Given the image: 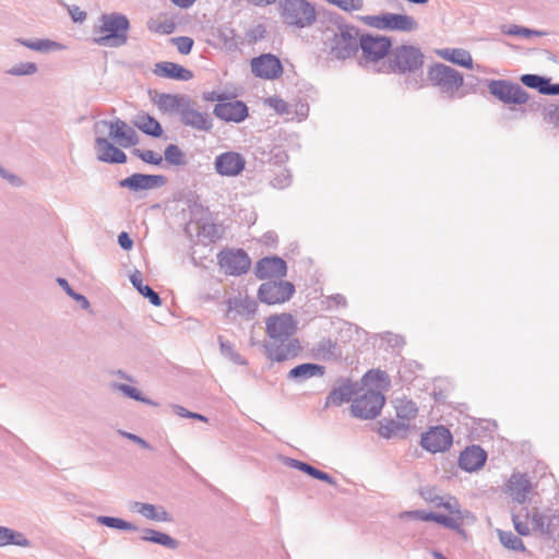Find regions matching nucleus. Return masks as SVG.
<instances>
[{"label": "nucleus", "instance_id": "f257e3e1", "mask_svg": "<svg viewBox=\"0 0 559 559\" xmlns=\"http://www.w3.org/2000/svg\"><path fill=\"white\" fill-rule=\"evenodd\" d=\"M298 321L290 313L273 314L265 320L267 340L263 348L272 361H286L298 356L301 350L300 342L295 337Z\"/></svg>", "mask_w": 559, "mask_h": 559}, {"label": "nucleus", "instance_id": "f03ea898", "mask_svg": "<svg viewBox=\"0 0 559 559\" xmlns=\"http://www.w3.org/2000/svg\"><path fill=\"white\" fill-rule=\"evenodd\" d=\"M97 32L104 34L95 43L106 47H121L128 41L130 22L124 14L112 12L99 16Z\"/></svg>", "mask_w": 559, "mask_h": 559}, {"label": "nucleus", "instance_id": "7ed1b4c3", "mask_svg": "<svg viewBox=\"0 0 559 559\" xmlns=\"http://www.w3.org/2000/svg\"><path fill=\"white\" fill-rule=\"evenodd\" d=\"M276 3L278 15L288 27L308 28L317 21L316 8L308 0H277Z\"/></svg>", "mask_w": 559, "mask_h": 559}, {"label": "nucleus", "instance_id": "20e7f679", "mask_svg": "<svg viewBox=\"0 0 559 559\" xmlns=\"http://www.w3.org/2000/svg\"><path fill=\"white\" fill-rule=\"evenodd\" d=\"M359 29L355 26L338 25L329 40V52L338 60L355 56L359 49Z\"/></svg>", "mask_w": 559, "mask_h": 559}, {"label": "nucleus", "instance_id": "39448f33", "mask_svg": "<svg viewBox=\"0 0 559 559\" xmlns=\"http://www.w3.org/2000/svg\"><path fill=\"white\" fill-rule=\"evenodd\" d=\"M423 64L424 53L413 45L396 46L389 55L390 69L399 74L415 73Z\"/></svg>", "mask_w": 559, "mask_h": 559}, {"label": "nucleus", "instance_id": "423d86ee", "mask_svg": "<svg viewBox=\"0 0 559 559\" xmlns=\"http://www.w3.org/2000/svg\"><path fill=\"white\" fill-rule=\"evenodd\" d=\"M427 78L442 94L453 98L463 86V75L455 69L443 63H435L428 69Z\"/></svg>", "mask_w": 559, "mask_h": 559}, {"label": "nucleus", "instance_id": "0eeeda50", "mask_svg": "<svg viewBox=\"0 0 559 559\" xmlns=\"http://www.w3.org/2000/svg\"><path fill=\"white\" fill-rule=\"evenodd\" d=\"M360 390L362 393L353 400L352 414L360 419H373L380 414L385 397L379 389L361 388Z\"/></svg>", "mask_w": 559, "mask_h": 559}, {"label": "nucleus", "instance_id": "6e6552de", "mask_svg": "<svg viewBox=\"0 0 559 559\" xmlns=\"http://www.w3.org/2000/svg\"><path fill=\"white\" fill-rule=\"evenodd\" d=\"M362 21L370 27L377 29L414 32L418 29L416 20L407 14L382 13L378 15H367Z\"/></svg>", "mask_w": 559, "mask_h": 559}, {"label": "nucleus", "instance_id": "1a4fd4ad", "mask_svg": "<svg viewBox=\"0 0 559 559\" xmlns=\"http://www.w3.org/2000/svg\"><path fill=\"white\" fill-rule=\"evenodd\" d=\"M106 129L109 130V138L115 140L122 147L133 146L139 141L134 129L120 118H116L111 121L99 120L94 124V132L96 134H104Z\"/></svg>", "mask_w": 559, "mask_h": 559}, {"label": "nucleus", "instance_id": "9d476101", "mask_svg": "<svg viewBox=\"0 0 559 559\" xmlns=\"http://www.w3.org/2000/svg\"><path fill=\"white\" fill-rule=\"evenodd\" d=\"M488 90L491 95L504 104L522 105L528 100V94L521 85L507 80L489 81Z\"/></svg>", "mask_w": 559, "mask_h": 559}, {"label": "nucleus", "instance_id": "9b49d317", "mask_svg": "<svg viewBox=\"0 0 559 559\" xmlns=\"http://www.w3.org/2000/svg\"><path fill=\"white\" fill-rule=\"evenodd\" d=\"M295 286L286 281H269L260 285L259 299L267 305L283 304L292 298Z\"/></svg>", "mask_w": 559, "mask_h": 559}, {"label": "nucleus", "instance_id": "f8f14e48", "mask_svg": "<svg viewBox=\"0 0 559 559\" xmlns=\"http://www.w3.org/2000/svg\"><path fill=\"white\" fill-rule=\"evenodd\" d=\"M218 265L228 275H241L251 264L248 254L242 249L225 250L217 255Z\"/></svg>", "mask_w": 559, "mask_h": 559}, {"label": "nucleus", "instance_id": "ddd939ff", "mask_svg": "<svg viewBox=\"0 0 559 559\" xmlns=\"http://www.w3.org/2000/svg\"><path fill=\"white\" fill-rule=\"evenodd\" d=\"M392 43L389 37L381 35H361L359 48L366 60L377 61L385 57L390 51Z\"/></svg>", "mask_w": 559, "mask_h": 559}, {"label": "nucleus", "instance_id": "4468645a", "mask_svg": "<svg viewBox=\"0 0 559 559\" xmlns=\"http://www.w3.org/2000/svg\"><path fill=\"white\" fill-rule=\"evenodd\" d=\"M453 437L444 426H436L423 433L420 445L430 453L444 452L450 449Z\"/></svg>", "mask_w": 559, "mask_h": 559}, {"label": "nucleus", "instance_id": "2eb2a0df", "mask_svg": "<svg viewBox=\"0 0 559 559\" xmlns=\"http://www.w3.org/2000/svg\"><path fill=\"white\" fill-rule=\"evenodd\" d=\"M251 71L257 78L275 80L283 74V66L276 56L264 53L251 60Z\"/></svg>", "mask_w": 559, "mask_h": 559}, {"label": "nucleus", "instance_id": "dca6fc26", "mask_svg": "<svg viewBox=\"0 0 559 559\" xmlns=\"http://www.w3.org/2000/svg\"><path fill=\"white\" fill-rule=\"evenodd\" d=\"M246 167V158L237 152L228 151L218 154L214 160L215 171L223 177H236Z\"/></svg>", "mask_w": 559, "mask_h": 559}, {"label": "nucleus", "instance_id": "f3484780", "mask_svg": "<svg viewBox=\"0 0 559 559\" xmlns=\"http://www.w3.org/2000/svg\"><path fill=\"white\" fill-rule=\"evenodd\" d=\"M167 179L163 175H145V174H132L131 176L121 179L118 185L120 188H127L132 192H140L160 188L165 186Z\"/></svg>", "mask_w": 559, "mask_h": 559}, {"label": "nucleus", "instance_id": "a211bd4d", "mask_svg": "<svg viewBox=\"0 0 559 559\" xmlns=\"http://www.w3.org/2000/svg\"><path fill=\"white\" fill-rule=\"evenodd\" d=\"M180 121L183 126L197 131L210 132L213 128V119L210 114L194 109L190 100L186 103L180 112Z\"/></svg>", "mask_w": 559, "mask_h": 559}, {"label": "nucleus", "instance_id": "6ab92c4d", "mask_svg": "<svg viewBox=\"0 0 559 559\" xmlns=\"http://www.w3.org/2000/svg\"><path fill=\"white\" fill-rule=\"evenodd\" d=\"M254 273L260 280L272 277L282 278L286 276L287 265L280 257H265L258 261Z\"/></svg>", "mask_w": 559, "mask_h": 559}, {"label": "nucleus", "instance_id": "aec40b11", "mask_svg": "<svg viewBox=\"0 0 559 559\" xmlns=\"http://www.w3.org/2000/svg\"><path fill=\"white\" fill-rule=\"evenodd\" d=\"M214 115L227 122H241L248 117V107L240 100L218 103L215 105Z\"/></svg>", "mask_w": 559, "mask_h": 559}, {"label": "nucleus", "instance_id": "412c9836", "mask_svg": "<svg viewBox=\"0 0 559 559\" xmlns=\"http://www.w3.org/2000/svg\"><path fill=\"white\" fill-rule=\"evenodd\" d=\"M95 150L97 158L100 162L108 164H123L127 160V155L123 151L115 146L103 134H97L95 139Z\"/></svg>", "mask_w": 559, "mask_h": 559}, {"label": "nucleus", "instance_id": "4be33fe9", "mask_svg": "<svg viewBox=\"0 0 559 559\" xmlns=\"http://www.w3.org/2000/svg\"><path fill=\"white\" fill-rule=\"evenodd\" d=\"M487 453L479 445L467 447L459 457V466L466 472H475L484 466Z\"/></svg>", "mask_w": 559, "mask_h": 559}, {"label": "nucleus", "instance_id": "5701e85b", "mask_svg": "<svg viewBox=\"0 0 559 559\" xmlns=\"http://www.w3.org/2000/svg\"><path fill=\"white\" fill-rule=\"evenodd\" d=\"M153 73L159 78L178 81H189L193 78L192 71L171 61H160L155 63Z\"/></svg>", "mask_w": 559, "mask_h": 559}, {"label": "nucleus", "instance_id": "b1692460", "mask_svg": "<svg viewBox=\"0 0 559 559\" xmlns=\"http://www.w3.org/2000/svg\"><path fill=\"white\" fill-rule=\"evenodd\" d=\"M508 492L518 503H524L532 490V484L527 475L513 474L507 484Z\"/></svg>", "mask_w": 559, "mask_h": 559}, {"label": "nucleus", "instance_id": "393cba45", "mask_svg": "<svg viewBox=\"0 0 559 559\" xmlns=\"http://www.w3.org/2000/svg\"><path fill=\"white\" fill-rule=\"evenodd\" d=\"M419 495L426 502L431 503L437 508L442 507L451 513H459L457 500L451 496H440L435 487H423L419 490Z\"/></svg>", "mask_w": 559, "mask_h": 559}, {"label": "nucleus", "instance_id": "a878e982", "mask_svg": "<svg viewBox=\"0 0 559 559\" xmlns=\"http://www.w3.org/2000/svg\"><path fill=\"white\" fill-rule=\"evenodd\" d=\"M132 511L141 514L147 520L156 522H173L174 519L169 512L162 506H155L147 502H133Z\"/></svg>", "mask_w": 559, "mask_h": 559}, {"label": "nucleus", "instance_id": "bb28decb", "mask_svg": "<svg viewBox=\"0 0 559 559\" xmlns=\"http://www.w3.org/2000/svg\"><path fill=\"white\" fill-rule=\"evenodd\" d=\"M325 368L318 364L305 362L289 370L287 378L296 382H304L314 377H322Z\"/></svg>", "mask_w": 559, "mask_h": 559}, {"label": "nucleus", "instance_id": "cd10ccee", "mask_svg": "<svg viewBox=\"0 0 559 559\" xmlns=\"http://www.w3.org/2000/svg\"><path fill=\"white\" fill-rule=\"evenodd\" d=\"M437 55L454 64H459L461 67L472 69L473 68V59L469 51L462 48H443L437 50Z\"/></svg>", "mask_w": 559, "mask_h": 559}, {"label": "nucleus", "instance_id": "c85d7f7f", "mask_svg": "<svg viewBox=\"0 0 559 559\" xmlns=\"http://www.w3.org/2000/svg\"><path fill=\"white\" fill-rule=\"evenodd\" d=\"M358 391L357 383H353L350 381L344 382L330 392L328 396V404L341 405L344 402H349Z\"/></svg>", "mask_w": 559, "mask_h": 559}, {"label": "nucleus", "instance_id": "c756f323", "mask_svg": "<svg viewBox=\"0 0 559 559\" xmlns=\"http://www.w3.org/2000/svg\"><path fill=\"white\" fill-rule=\"evenodd\" d=\"M188 97L177 94H159L155 100L158 108L166 112H178L180 115L181 109L188 102Z\"/></svg>", "mask_w": 559, "mask_h": 559}, {"label": "nucleus", "instance_id": "7c9ffc66", "mask_svg": "<svg viewBox=\"0 0 559 559\" xmlns=\"http://www.w3.org/2000/svg\"><path fill=\"white\" fill-rule=\"evenodd\" d=\"M141 539L144 542L162 545L168 549H177L179 546V542L177 539L173 538L166 533L153 528L143 530Z\"/></svg>", "mask_w": 559, "mask_h": 559}, {"label": "nucleus", "instance_id": "2f4dec72", "mask_svg": "<svg viewBox=\"0 0 559 559\" xmlns=\"http://www.w3.org/2000/svg\"><path fill=\"white\" fill-rule=\"evenodd\" d=\"M130 282L134 286V288L145 298L148 299V301L153 306H160L162 299L159 295L148 285L143 283L142 274L139 271H135L133 274L130 275Z\"/></svg>", "mask_w": 559, "mask_h": 559}, {"label": "nucleus", "instance_id": "473e14b6", "mask_svg": "<svg viewBox=\"0 0 559 559\" xmlns=\"http://www.w3.org/2000/svg\"><path fill=\"white\" fill-rule=\"evenodd\" d=\"M134 124L143 133L154 138H158L163 133L160 123L150 115H138L135 117Z\"/></svg>", "mask_w": 559, "mask_h": 559}, {"label": "nucleus", "instance_id": "72a5a7b5", "mask_svg": "<svg viewBox=\"0 0 559 559\" xmlns=\"http://www.w3.org/2000/svg\"><path fill=\"white\" fill-rule=\"evenodd\" d=\"M408 424H405L400 420H388L382 424L379 428V435L383 438L390 439L393 437L405 438L408 431Z\"/></svg>", "mask_w": 559, "mask_h": 559}, {"label": "nucleus", "instance_id": "f704fd0d", "mask_svg": "<svg viewBox=\"0 0 559 559\" xmlns=\"http://www.w3.org/2000/svg\"><path fill=\"white\" fill-rule=\"evenodd\" d=\"M314 357L331 360L337 356V344L331 338L320 340L312 349Z\"/></svg>", "mask_w": 559, "mask_h": 559}, {"label": "nucleus", "instance_id": "c9c22d12", "mask_svg": "<svg viewBox=\"0 0 559 559\" xmlns=\"http://www.w3.org/2000/svg\"><path fill=\"white\" fill-rule=\"evenodd\" d=\"M215 37L227 50H236L238 48L239 38L234 28L228 25H222L217 28Z\"/></svg>", "mask_w": 559, "mask_h": 559}, {"label": "nucleus", "instance_id": "e433bc0d", "mask_svg": "<svg viewBox=\"0 0 559 559\" xmlns=\"http://www.w3.org/2000/svg\"><path fill=\"white\" fill-rule=\"evenodd\" d=\"M16 41L32 50L39 51V52H48L53 50H60L62 49V45L50 40V39H22L19 38Z\"/></svg>", "mask_w": 559, "mask_h": 559}, {"label": "nucleus", "instance_id": "4c0bfd02", "mask_svg": "<svg viewBox=\"0 0 559 559\" xmlns=\"http://www.w3.org/2000/svg\"><path fill=\"white\" fill-rule=\"evenodd\" d=\"M497 535L502 546L506 547L507 549L522 552L526 551V547L523 540L519 536L514 535L512 532L497 530Z\"/></svg>", "mask_w": 559, "mask_h": 559}, {"label": "nucleus", "instance_id": "58836bf2", "mask_svg": "<svg viewBox=\"0 0 559 559\" xmlns=\"http://www.w3.org/2000/svg\"><path fill=\"white\" fill-rule=\"evenodd\" d=\"M395 411L397 418L402 420H412L418 413L416 403L407 399H397L395 402Z\"/></svg>", "mask_w": 559, "mask_h": 559}, {"label": "nucleus", "instance_id": "ea45409f", "mask_svg": "<svg viewBox=\"0 0 559 559\" xmlns=\"http://www.w3.org/2000/svg\"><path fill=\"white\" fill-rule=\"evenodd\" d=\"M112 389L122 392L126 396L140 401L142 403L157 406L158 404L151 399L145 397L140 390L124 383H114Z\"/></svg>", "mask_w": 559, "mask_h": 559}, {"label": "nucleus", "instance_id": "a19ab883", "mask_svg": "<svg viewBox=\"0 0 559 559\" xmlns=\"http://www.w3.org/2000/svg\"><path fill=\"white\" fill-rule=\"evenodd\" d=\"M97 522L110 528L123 530V531H138V526L131 522L122 520L120 518L102 515L97 518Z\"/></svg>", "mask_w": 559, "mask_h": 559}, {"label": "nucleus", "instance_id": "79ce46f5", "mask_svg": "<svg viewBox=\"0 0 559 559\" xmlns=\"http://www.w3.org/2000/svg\"><path fill=\"white\" fill-rule=\"evenodd\" d=\"M165 160L173 166H183L186 164V156L181 148L176 144H169L164 152Z\"/></svg>", "mask_w": 559, "mask_h": 559}, {"label": "nucleus", "instance_id": "37998d69", "mask_svg": "<svg viewBox=\"0 0 559 559\" xmlns=\"http://www.w3.org/2000/svg\"><path fill=\"white\" fill-rule=\"evenodd\" d=\"M520 80L525 86L530 88H535L540 94L545 95V90H547L549 79L537 74H523Z\"/></svg>", "mask_w": 559, "mask_h": 559}, {"label": "nucleus", "instance_id": "c03bdc74", "mask_svg": "<svg viewBox=\"0 0 559 559\" xmlns=\"http://www.w3.org/2000/svg\"><path fill=\"white\" fill-rule=\"evenodd\" d=\"M389 380V377L385 371L382 370H369L365 373L361 379V383L367 389L371 384H376L374 389H379L381 391V383H385Z\"/></svg>", "mask_w": 559, "mask_h": 559}, {"label": "nucleus", "instance_id": "a18cd8bd", "mask_svg": "<svg viewBox=\"0 0 559 559\" xmlns=\"http://www.w3.org/2000/svg\"><path fill=\"white\" fill-rule=\"evenodd\" d=\"M501 32L507 35L522 36V37H526V38L532 37V36L542 37V36L546 35L545 32L531 29V28H527L524 26H519V25H508V26L504 25V26H502Z\"/></svg>", "mask_w": 559, "mask_h": 559}, {"label": "nucleus", "instance_id": "49530a36", "mask_svg": "<svg viewBox=\"0 0 559 559\" xmlns=\"http://www.w3.org/2000/svg\"><path fill=\"white\" fill-rule=\"evenodd\" d=\"M218 342H219L221 352L226 358H228L236 365H240V366L247 365V360L240 354H238L236 352L233 344H230L227 341H224L222 336L218 337Z\"/></svg>", "mask_w": 559, "mask_h": 559}, {"label": "nucleus", "instance_id": "de8ad7c7", "mask_svg": "<svg viewBox=\"0 0 559 559\" xmlns=\"http://www.w3.org/2000/svg\"><path fill=\"white\" fill-rule=\"evenodd\" d=\"M5 546L14 545L23 548H28L32 546L31 540L19 531H15L13 528L7 527V534H5Z\"/></svg>", "mask_w": 559, "mask_h": 559}, {"label": "nucleus", "instance_id": "09e8293b", "mask_svg": "<svg viewBox=\"0 0 559 559\" xmlns=\"http://www.w3.org/2000/svg\"><path fill=\"white\" fill-rule=\"evenodd\" d=\"M38 71L35 62H20L7 70V73L12 76H28Z\"/></svg>", "mask_w": 559, "mask_h": 559}, {"label": "nucleus", "instance_id": "8fccbe9b", "mask_svg": "<svg viewBox=\"0 0 559 559\" xmlns=\"http://www.w3.org/2000/svg\"><path fill=\"white\" fill-rule=\"evenodd\" d=\"M345 12L359 11L364 7L362 0H325Z\"/></svg>", "mask_w": 559, "mask_h": 559}, {"label": "nucleus", "instance_id": "3c124183", "mask_svg": "<svg viewBox=\"0 0 559 559\" xmlns=\"http://www.w3.org/2000/svg\"><path fill=\"white\" fill-rule=\"evenodd\" d=\"M133 154L142 159L144 163L152 165H160L163 162L162 155L151 151V150H134Z\"/></svg>", "mask_w": 559, "mask_h": 559}, {"label": "nucleus", "instance_id": "603ef678", "mask_svg": "<svg viewBox=\"0 0 559 559\" xmlns=\"http://www.w3.org/2000/svg\"><path fill=\"white\" fill-rule=\"evenodd\" d=\"M170 43L176 46L177 50L182 55H188L193 47V39L188 36H179L170 38Z\"/></svg>", "mask_w": 559, "mask_h": 559}, {"label": "nucleus", "instance_id": "864d4df0", "mask_svg": "<svg viewBox=\"0 0 559 559\" xmlns=\"http://www.w3.org/2000/svg\"><path fill=\"white\" fill-rule=\"evenodd\" d=\"M544 119L554 124L555 127H559V105H548L544 108Z\"/></svg>", "mask_w": 559, "mask_h": 559}, {"label": "nucleus", "instance_id": "5fc2aeb1", "mask_svg": "<svg viewBox=\"0 0 559 559\" xmlns=\"http://www.w3.org/2000/svg\"><path fill=\"white\" fill-rule=\"evenodd\" d=\"M548 518L544 514H540L538 512H534L532 515V521L536 528H538L542 533L550 534V522L548 521Z\"/></svg>", "mask_w": 559, "mask_h": 559}, {"label": "nucleus", "instance_id": "6e6d98bb", "mask_svg": "<svg viewBox=\"0 0 559 559\" xmlns=\"http://www.w3.org/2000/svg\"><path fill=\"white\" fill-rule=\"evenodd\" d=\"M67 7V10H68V13L69 15L71 16L72 21L74 23H83L86 17H87V14L85 11L81 10L80 7L78 5H66Z\"/></svg>", "mask_w": 559, "mask_h": 559}, {"label": "nucleus", "instance_id": "4d7b16f0", "mask_svg": "<svg viewBox=\"0 0 559 559\" xmlns=\"http://www.w3.org/2000/svg\"><path fill=\"white\" fill-rule=\"evenodd\" d=\"M270 104L271 106L275 109L276 112L281 114V115H289L292 111H290V105L281 99V98H270Z\"/></svg>", "mask_w": 559, "mask_h": 559}, {"label": "nucleus", "instance_id": "13d9d810", "mask_svg": "<svg viewBox=\"0 0 559 559\" xmlns=\"http://www.w3.org/2000/svg\"><path fill=\"white\" fill-rule=\"evenodd\" d=\"M431 521H433L438 524H441L445 527H449V528L457 527L456 521L453 518L444 515V514L436 513L435 515H431Z\"/></svg>", "mask_w": 559, "mask_h": 559}, {"label": "nucleus", "instance_id": "bf43d9fd", "mask_svg": "<svg viewBox=\"0 0 559 559\" xmlns=\"http://www.w3.org/2000/svg\"><path fill=\"white\" fill-rule=\"evenodd\" d=\"M512 522H513L514 528L519 533V535L527 536L530 534L531 530H530V525H528L527 521H522L519 515L513 514Z\"/></svg>", "mask_w": 559, "mask_h": 559}, {"label": "nucleus", "instance_id": "052dcab7", "mask_svg": "<svg viewBox=\"0 0 559 559\" xmlns=\"http://www.w3.org/2000/svg\"><path fill=\"white\" fill-rule=\"evenodd\" d=\"M118 243L123 250H130L133 247V240L126 231H121L118 235Z\"/></svg>", "mask_w": 559, "mask_h": 559}, {"label": "nucleus", "instance_id": "680f3d73", "mask_svg": "<svg viewBox=\"0 0 559 559\" xmlns=\"http://www.w3.org/2000/svg\"><path fill=\"white\" fill-rule=\"evenodd\" d=\"M295 114L298 117V120L301 121L308 117L309 106L306 103H300L295 105Z\"/></svg>", "mask_w": 559, "mask_h": 559}, {"label": "nucleus", "instance_id": "e2e57ef3", "mask_svg": "<svg viewBox=\"0 0 559 559\" xmlns=\"http://www.w3.org/2000/svg\"><path fill=\"white\" fill-rule=\"evenodd\" d=\"M288 465L290 467H294V468H297L304 473H306L308 475L310 468L312 465L308 464V463H305V462H301V461H298V460H295V459H290L289 460V463Z\"/></svg>", "mask_w": 559, "mask_h": 559}, {"label": "nucleus", "instance_id": "0e129e2a", "mask_svg": "<svg viewBox=\"0 0 559 559\" xmlns=\"http://www.w3.org/2000/svg\"><path fill=\"white\" fill-rule=\"evenodd\" d=\"M124 436L133 441L134 443L139 444L141 448L143 449H146V450H150L151 449V444L145 441L143 438L136 436V435H133V433H130V432H126Z\"/></svg>", "mask_w": 559, "mask_h": 559}, {"label": "nucleus", "instance_id": "69168bd1", "mask_svg": "<svg viewBox=\"0 0 559 559\" xmlns=\"http://www.w3.org/2000/svg\"><path fill=\"white\" fill-rule=\"evenodd\" d=\"M408 515L417 518L421 521H431V515H435L436 512H425L421 510L407 512Z\"/></svg>", "mask_w": 559, "mask_h": 559}, {"label": "nucleus", "instance_id": "338daca9", "mask_svg": "<svg viewBox=\"0 0 559 559\" xmlns=\"http://www.w3.org/2000/svg\"><path fill=\"white\" fill-rule=\"evenodd\" d=\"M386 341L392 347H401L405 344L404 338L402 336L393 335L391 333H388Z\"/></svg>", "mask_w": 559, "mask_h": 559}, {"label": "nucleus", "instance_id": "774afa93", "mask_svg": "<svg viewBox=\"0 0 559 559\" xmlns=\"http://www.w3.org/2000/svg\"><path fill=\"white\" fill-rule=\"evenodd\" d=\"M72 298H73L75 301H78V302L80 304V306H81L83 309H85V310H86V309H88V308H90V306H91V305H90L88 299H87L85 296H83V295H81V294H79V293H74V295L72 296Z\"/></svg>", "mask_w": 559, "mask_h": 559}]
</instances>
